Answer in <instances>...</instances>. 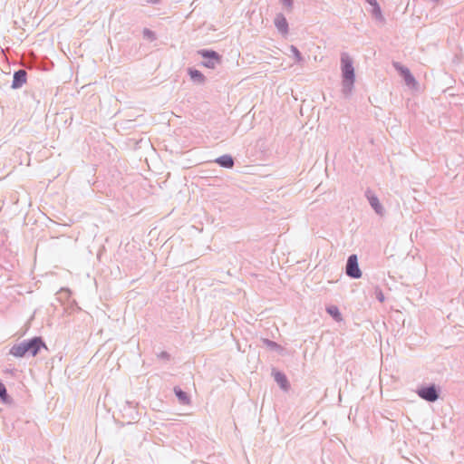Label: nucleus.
<instances>
[{
	"label": "nucleus",
	"instance_id": "nucleus-1",
	"mask_svg": "<svg viewBox=\"0 0 464 464\" xmlns=\"http://www.w3.org/2000/svg\"><path fill=\"white\" fill-rule=\"evenodd\" d=\"M341 63L344 84L348 87H352L354 82V68L353 66V61L347 53H343Z\"/></svg>",
	"mask_w": 464,
	"mask_h": 464
},
{
	"label": "nucleus",
	"instance_id": "nucleus-5",
	"mask_svg": "<svg viewBox=\"0 0 464 464\" xmlns=\"http://www.w3.org/2000/svg\"><path fill=\"white\" fill-rule=\"evenodd\" d=\"M24 343L26 348V353H30L32 356H35L42 347L46 348L44 343L40 337H34L32 340Z\"/></svg>",
	"mask_w": 464,
	"mask_h": 464
},
{
	"label": "nucleus",
	"instance_id": "nucleus-3",
	"mask_svg": "<svg viewBox=\"0 0 464 464\" xmlns=\"http://www.w3.org/2000/svg\"><path fill=\"white\" fill-rule=\"evenodd\" d=\"M198 54L207 59V61L203 63V65L210 69H214L221 61L220 55L215 51L200 50L198 51Z\"/></svg>",
	"mask_w": 464,
	"mask_h": 464
},
{
	"label": "nucleus",
	"instance_id": "nucleus-10",
	"mask_svg": "<svg viewBox=\"0 0 464 464\" xmlns=\"http://www.w3.org/2000/svg\"><path fill=\"white\" fill-rule=\"evenodd\" d=\"M275 380L283 388L287 389L288 382L285 375L282 372H276L274 373Z\"/></svg>",
	"mask_w": 464,
	"mask_h": 464
},
{
	"label": "nucleus",
	"instance_id": "nucleus-9",
	"mask_svg": "<svg viewBox=\"0 0 464 464\" xmlns=\"http://www.w3.org/2000/svg\"><path fill=\"white\" fill-rule=\"evenodd\" d=\"M275 24L277 27L279 31H281L284 34L287 33V22L286 19L283 15H277L275 19Z\"/></svg>",
	"mask_w": 464,
	"mask_h": 464
},
{
	"label": "nucleus",
	"instance_id": "nucleus-13",
	"mask_svg": "<svg viewBox=\"0 0 464 464\" xmlns=\"http://www.w3.org/2000/svg\"><path fill=\"white\" fill-rule=\"evenodd\" d=\"M188 74L192 80L198 81V82H203L205 81L204 75L196 69H189Z\"/></svg>",
	"mask_w": 464,
	"mask_h": 464
},
{
	"label": "nucleus",
	"instance_id": "nucleus-2",
	"mask_svg": "<svg viewBox=\"0 0 464 464\" xmlns=\"http://www.w3.org/2000/svg\"><path fill=\"white\" fill-rule=\"evenodd\" d=\"M417 394L427 401H435L439 398V390L434 384L421 385L417 391Z\"/></svg>",
	"mask_w": 464,
	"mask_h": 464
},
{
	"label": "nucleus",
	"instance_id": "nucleus-15",
	"mask_svg": "<svg viewBox=\"0 0 464 464\" xmlns=\"http://www.w3.org/2000/svg\"><path fill=\"white\" fill-rule=\"evenodd\" d=\"M371 5H372L374 7L373 11L375 13L376 15H380L381 14V9L377 4V1L376 0H366Z\"/></svg>",
	"mask_w": 464,
	"mask_h": 464
},
{
	"label": "nucleus",
	"instance_id": "nucleus-20",
	"mask_svg": "<svg viewBox=\"0 0 464 464\" xmlns=\"http://www.w3.org/2000/svg\"><path fill=\"white\" fill-rule=\"evenodd\" d=\"M379 298H380V300H381V301H383V297H382V295H380V297H379Z\"/></svg>",
	"mask_w": 464,
	"mask_h": 464
},
{
	"label": "nucleus",
	"instance_id": "nucleus-14",
	"mask_svg": "<svg viewBox=\"0 0 464 464\" xmlns=\"http://www.w3.org/2000/svg\"><path fill=\"white\" fill-rule=\"evenodd\" d=\"M327 312L331 314L335 320L341 321L342 315L337 306L332 305L327 308Z\"/></svg>",
	"mask_w": 464,
	"mask_h": 464
},
{
	"label": "nucleus",
	"instance_id": "nucleus-6",
	"mask_svg": "<svg viewBox=\"0 0 464 464\" xmlns=\"http://www.w3.org/2000/svg\"><path fill=\"white\" fill-rule=\"evenodd\" d=\"M26 82V72L24 70H19L14 72L12 87L14 89L20 88Z\"/></svg>",
	"mask_w": 464,
	"mask_h": 464
},
{
	"label": "nucleus",
	"instance_id": "nucleus-17",
	"mask_svg": "<svg viewBox=\"0 0 464 464\" xmlns=\"http://www.w3.org/2000/svg\"><path fill=\"white\" fill-rule=\"evenodd\" d=\"M282 2L284 3V5L286 7H288V8L292 7V5H293V1L292 0H282Z\"/></svg>",
	"mask_w": 464,
	"mask_h": 464
},
{
	"label": "nucleus",
	"instance_id": "nucleus-8",
	"mask_svg": "<svg viewBox=\"0 0 464 464\" xmlns=\"http://www.w3.org/2000/svg\"><path fill=\"white\" fill-rule=\"evenodd\" d=\"M216 162L224 168H232L234 165V160L229 155H223L216 160Z\"/></svg>",
	"mask_w": 464,
	"mask_h": 464
},
{
	"label": "nucleus",
	"instance_id": "nucleus-4",
	"mask_svg": "<svg viewBox=\"0 0 464 464\" xmlns=\"http://www.w3.org/2000/svg\"><path fill=\"white\" fill-rule=\"evenodd\" d=\"M346 274L353 278H360L362 276V271L359 268L356 255H352L349 256L346 265Z\"/></svg>",
	"mask_w": 464,
	"mask_h": 464
},
{
	"label": "nucleus",
	"instance_id": "nucleus-18",
	"mask_svg": "<svg viewBox=\"0 0 464 464\" xmlns=\"http://www.w3.org/2000/svg\"><path fill=\"white\" fill-rule=\"evenodd\" d=\"M407 81H408V86L411 83L414 84V79L409 73H408Z\"/></svg>",
	"mask_w": 464,
	"mask_h": 464
},
{
	"label": "nucleus",
	"instance_id": "nucleus-19",
	"mask_svg": "<svg viewBox=\"0 0 464 464\" xmlns=\"http://www.w3.org/2000/svg\"><path fill=\"white\" fill-rule=\"evenodd\" d=\"M293 51L295 52V54L296 58L298 60H301L300 53L295 48H294V47H293Z\"/></svg>",
	"mask_w": 464,
	"mask_h": 464
},
{
	"label": "nucleus",
	"instance_id": "nucleus-16",
	"mask_svg": "<svg viewBox=\"0 0 464 464\" xmlns=\"http://www.w3.org/2000/svg\"><path fill=\"white\" fill-rule=\"evenodd\" d=\"M0 398L5 401L7 400V392L4 383L0 382Z\"/></svg>",
	"mask_w": 464,
	"mask_h": 464
},
{
	"label": "nucleus",
	"instance_id": "nucleus-12",
	"mask_svg": "<svg viewBox=\"0 0 464 464\" xmlns=\"http://www.w3.org/2000/svg\"><path fill=\"white\" fill-rule=\"evenodd\" d=\"M174 392H175L176 396L179 398V401L182 404H189L190 400H189V397L188 396V394L186 392H184L183 391H181L178 387H176L174 389Z\"/></svg>",
	"mask_w": 464,
	"mask_h": 464
},
{
	"label": "nucleus",
	"instance_id": "nucleus-7",
	"mask_svg": "<svg viewBox=\"0 0 464 464\" xmlns=\"http://www.w3.org/2000/svg\"><path fill=\"white\" fill-rule=\"evenodd\" d=\"M10 353L14 355V357H23L26 354V348L24 345V343H21L18 344L14 345L10 349Z\"/></svg>",
	"mask_w": 464,
	"mask_h": 464
},
{
	"label": "nucleus",
	"instance_id": "nucleus-11",
	"mask_svg": "<svg viewBox=\"0 0 464 464\" xmlns=\"http://www.w3.org/2000/svg\"><path fill=\"white\" fill-rule=\"evenodd\" d=\"M368 199L370 201L371 206L375 209V211L378 214H382V208L377 197L369 194Z\"/></svg>",
	"mask_w": 464,
	"mask_h": 464
}]
</instances>
